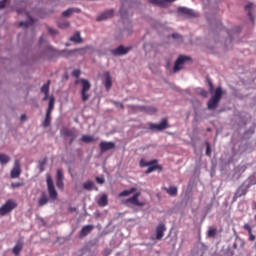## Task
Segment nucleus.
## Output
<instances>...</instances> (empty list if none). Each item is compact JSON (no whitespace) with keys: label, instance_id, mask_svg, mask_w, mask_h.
Returning a JSON list of instances; mask_svg holds the SVG:
<instances>
[{"label":"nucleus","instance_id":"37998d69","mask_svg":"<svg viewBox=\"0 0 256 256\" xmlns=\"http://www.w3.org/2000/svg\"><path fill=\"white\" fill-rule=\"evenodd\" d=\"M206 155L211 156V144L209 142H206Z\"/></svg>","mask_w":256,"mask_h":256},{"label":"nucleus","instance_id":"7c9ffc66","mask_svg":"<svg viewBox=\"0 0 256 256\" xmlns=\"http://www.w3.org/2000/svg\"><path fill=\"white\" fill-rule=\"evenodd\" d=\"M42 125L43 127H49V125H51V113L46 112V117Z\"/></svg>","mask_w":256,"mask_h":256},{"label":"nucleus","instance_id":"13d9d810","mask_svg":"<svg viewBox=\"0 0 256 256\" xmlns=\"http://www.w3.org/2000/svg\"><path fill=\"white\" fill-rule=\"evenodd\" d=\"M12 187H14V188H15V187H21V183H13V184H12Z\"/></svg>","mask_w":256,"mask_h":256},{"label":"nucleus","instance_id":"de8ad7c7","mask_svg":"<svg viewBox=\"0 0 256 256\" xmlns=\"http://www.w3.org/2000/svg\"><path fill=\"white\" fill-rule=\"evenodd\" d=\"M8 0H2L0 1V9H5V5H7Z\"/></svg>","mask_w":256,"mask_h":256},{"label":"nucleus","instance_id":"c03bdc74","mask_svg":"<svg viewBox=\"0 0 256 256\" xmlns=\"http://www.w3.org/2000/svg\"><path fill=\"white\" fill-rule=\"evenodd\" d=\"M48 33H49V35H57L59 33V31H57L56 29H53V28H48Z\"/></svg>","mask_w":256,"mask_h":256},{"label":"nucleus","instance_id":"9d476101","mask_svg":"<svg viewBox=\"0 0 256 256\" xmlns=\"http://www.w3.org/2000/svg\"><path fill=\"white\" fill-rule=\"evenodd\" d=\"M169 127V123L167 122V118L162 119L160 124H149V129L151 131H165Z\"/></svg>","mask_w":256,"mask_h":256},{"label":"nucleus","instance_id":"423d86ee","mask_svg":"<svg viewBox=\"0 0 256 256\" xmlns=\"http://www.w3.org/2000/svg\"><path fill=\"white\" fill-rule=\"evenodd\" d=\"M130 111L132 113H137V111H144V113H147L148 115H154V113H157V108L150 106V107H143V106H135L131 105L128 106Z\"/></svg>","mask_w":256,"mask_h":256},{"label":"nucleus","instance_id":"9b49d317","mask_svg":"<svg viewBox=\"0 0 256 256\" xmlns=\"http://www.w3.org/2000/svg\"><path fill=\"white\" fill-rule=\"evenodd\" d=\"M141 196V192L135 193L132 197L126 200L127 203H131L132 205H136L137 207H145V201H139V197Z\"/></svg>","mask_w":256,"mask_h":256},{"label":"nucleus","instance_id":"393cba45","mask_svg":"<svg viewBox=\"0 0 256 256\" xmlns=\"http://www.w3.org/2000/svg\"><path fill=\"white\" fill-rule=\"evenodd\" d=\"M47 203H49V198L47 197V194L43 193L40 199L38 200V205L39 207H43L47 205Z\"/></svg>","mask_w":256,"mask_h":256},{"label":"nucleus","instance_id":"c9c22d12","mask_svg":"<svg viewBox=\"0 0 256 256\" xmlns=\"http://www.w3.org/2000/svg\"><path fill=\"white\" fill-rule=\"evenodd\" d=\"M69 22L64 21V22H58V27L59 29H69Z\"/></svg>","mask_w":256,"mask_h":256},{"label":"nucleus","instance_id":"864d4df0","mask_svg":"<svg viewBox=\"0 0 256 256\" xmlns=\"http://www.w3.org/2000/svg\"><path fill=\"white\" fill-rule=\"evenodd\" d=\"M45 163H47V159H44L40 162V169L43 171V167H45Z\"/></svg>","mask_w":256,"mask_h":256},{"label":"nucleus","instance_id":"09e8293b","mask_svg":"<svg viewBox=\"0 0 256 256\" xmlns=\"http://www.w3.org/2000/svg\"><path fill=\"white\" fill-rule=\"evenodd\" d=\"M208 85H209V91H210V93H213V82H211L210 79H208Z\"/></svg>","mask_w":256,"mask_h":256},{"label":"nucleus","instance_id":"20e7f679","mask_svg":"<svg viewBox=\"0 0 256 256\" xmlns=\"http://www.w3.org/2000/svg\"><path fill=\"white\" fill-rule=\"evenodd\" d=\"M80 83L82 85V90H81V97H82V101H89V92L91 89V83L89 82V80L87 79H81Z\"/></svg>","mask_w":256,"mask_h":256},{"label":"nucleus","instance_id":"2f4dec72","mask_svg":"<svg viewBox=\"0 0 256 256\" xmlns=\"http://www.w3.org/2000/svg\"><path fill=\"white\" fill-rule=\"evenodd\" d=\"M81 141H83V143H91L93 141H97V139L93 138L92 136L89 135H83L81 138Z\"/></svg>","mask_w":256,"mask_h":256},{"label":"nucleus","instance_id":"6ab92c4d","mask_svg":"<svg viewBox=\"0 0 256 256\" xmlns=\"http://www.w3.org/2000/svg\"><path fill=\"white\" fill-rule=\"evenodd\" d=\"M104 78H105L106 90L109 91V89H111V87H113V79L111 78V73L104 72Z\"/></svg>","mask_w":256,"mask_h":256},{"label":"nucleus","instance_id":"052dcab7","mask_svg":"<svg viewBox=\"0 0 256 256\" xmlns=\"http://www.w3.org/2000/svg\"><path fill=\"white\" fill-rule=\"evenodd\" d=\"M44 98H43V101H47L49 99V94H44Z\"/></svg>","mask_w":256,"mask_h":256},{"label":"nucleus","instance_id":"4c0bfd02","mask_svg":"<svg viewBox=\"0 0 256 256\" xmlns=\"http://www.w3.org/2000/svg\"><path fill=\"white\" fill-rule=\"evenodd\" d=\"M91 47L90 46H86L84 48H80L78 49V52L81 54V55H85V53H87V51H91Z\"/></svg>","mask_w":256,"mask_h":256},{"label":"nucleus","instance_id":"cd10ccee","mask_svg":"<svg viewBox=\"0 0 256 256\" xmlns=\"http://www.w3.org/2000/svg\"><path fill=\"white\" fill-rule=\"evenodd\" d=\"M135 191H137V188L132 187L129 190H124L120 192L119 197H129V195H131L132 193H135Z\"/></svg>","mask_w":256,"mask_h":256},{"label":"nucleus","instance_id":"bb28decb","mask_svg":"<svg viewBox=\"0 0 256 256\" xmlns=\"http://www.w3.org/2000/svg\"><path fill=\"white\" fill-rule=\"evenodd\" d=\"M108 203H109V200L107 199V194L102 195L98 200L99 207H107Z\"/></svg>","mask_w":256,"mask_h":256},{"label":"nucleus","instance_id":"2eb2a0df","mask_svg":"<svg viewBox=\"0 0 256 256\" xmlns=\"http://www.w3.org/2000/svg\"><path fill=\"white\" fill-rule=\"evenodd\" d=\"M111 149H115V143L113 142H101L100 143V151L105 153V151H111Z\"/></svg>","mask_w":256,"mask_h":256},{"label":"nucleus","instance_id":"6e6552de","mask_svg":"<svg viewBox=\"0 0 256 256\" xmlns=\"http://www.w3.org/2000/svg\"><path fill=\"white\" fill-rule=\"evenodd\" d=\"M187 61H191V57L189 56H179L178 59L174 63L173 72L177 73V71H181L183 69L182 65H185Z\"/></svg>","mask_w":256,"mask_h":256},{"label":"nucleus","instance_id":"72a5a7b5","mask_svg":"<svg viewBox=\"0 0 256 256\" xmlns=\"http://www.w3.org/2000/svg\"><path fill=\"white\" fill-rule=\"evenodd\" d=\"M245 9L248 11L249 19L253 22L254 18H253V14L251 13V9H253V3H250V4L246 5Z\"/></svg>","mask_w":256,"mask_h":256},{"label":"nucleus","instance_id":"49530a36","mask_svg":"<svg viewBox=\"0 0 256 256\" xmlns=\"http://www.w3.org/2000/svg\"><path fill=\"white\" fill-rule=\"evenodd\" d=\"M172 38H174V39H179L180 41H183V36H181V35H179V34H177V33L172 34Z\"/></svg>","mask_w":256,"mask_h":256},{"label":"nucleus","instance_id":"c85d7f7f","mask_svg":"<svg viewBox=\"0 0 256 256\" xmlns=\"http://www.w3.org/2000/svg\"><path fill=\"white\" fill-rule=\"evenodd\" d=\"M55 109V98L51 97L48 104V109L46 113H53V110Z\"/></svg>","mask_w":256,"mask_h":256},{"label":"nucleus","instance_id":"f03ea898","mask_svg":"<svg viewBox=\"0 0 256 256\" xmlns=\"http://www.w3.org/2000/svg\"><path fill=\"white\" fill-rule=\"evenodd\" d=\"M157 160L152 161H145L144 159L140 160V167H148L146 170V174L149 175V173H153V171H157V169H161V166L157 164Z\"/></svg>","mask_w":256,"mask_h":256},{"label":"nucleus","instance_id":"5fc2aeb1","mask_svg":"<svg viewBox=\"0 0 256 256\" xmlns=\"http://www.w3.org/2000/svg\"><path fill=\"white\" fill-rule=\"evenodd\" d=\"M249 241H255V235H253V232L249 233Z\"/></svg>","mask_w":256,"mask_h":256},{"label":"nucleus","instance_id":"a19ab883","mask_svg":"<svg viewBox=\"0 0 256 256\" xmlns=\"http://www.w3.org/2000/svg\"><path fill=\"white\" fill-rule=\"evenodd\" d=\"M73 77H75L76 79H79V77H81V70L76 69L72 72Z\"/></svg>","mask_w":256,"mask_h":256},{"label":"nucleus","instance_id":"473e14b6","mask_svg":"<svg viewBox=\"0 0 256 256\" xmlns=\"http://www.w3.org/2000/svg\"><path fill=\"white\" fill-rule=\"evenodd\" d=\"M9 161H11V159L9 158V156L5 155V154H0V163L2 165H7V163H9Z\"/></svg>","mask_w":256,"mask_h":256},{"label":"nucleus","instance_id":"4be33fe9","mask_svg":"<svg viewBox=\"0 0 256 256\" xmlns=\"http://www.w3.org/2000/svg\"><path fill=\"white\" fill-rule=\"evenodd\" d=\"M233 249H244L245 247V240L241 238H236L235 242L232 245Z\"/></svg>","mask_w":256,"mask_h":256},{"label":"nucleus","instance_id":"4d7b16f0","mask_svg":"<svg viewBox=\"0 0 256 256\" xmlns=\"http://www.w3.org/2000/svg\"><path fill=\"white\" fill-rule=\"evenodd\" d=\"M21 121H27V116L25 114L21 116Z\"/></svg>","mask_w":256,"mask_h":256},{"label":"nucleus","instance_id":"7ed1b4c3","mask_svg":"<svg viewBox=\"0 0 256 256\" xmlns=\"http://www.w3.org/2000/svg\"><path fill=\"white\" fill-rule=\"evenodd\" d=\"M13 209H17V202L14 200H7L4 205L0 208V215L1 217H5V215H8V213H11Z\"/></svg>","mask_w":256,"mask_h":256},{"label":"nucleus","instance_id":"a211bd4d","mask_svg":"<svg viewBox=\"0 0 256 256\" xmlns=\"http://www.w3.org/2000/svg\"><path fill=\"white\" fill-rule=\"evenodd\" d=\"M26 17L28 18L27 22H19V27H25V29H27V27L33 25V23H35V20L33 19V17H31V14H29V12H25Z\"/></svg>","mask_w":256,"mask_h":256},{"label":"nucleus","instance_id":"6e6d98bb","mask_svg":"<svg viewBox=\"0 0 256 256\" xmlns=\"http://www.w3.org/2000/svg\"><path fill=\"white\" fill-rule=\"evenodd\" d=\"M200 95H202V97H205L207 95V91L201 90Z\"/></svg>","mask_w":256,"mask_h":256},{"label":"nucleus","instance_id":"4468645a","mask_svg":"<svg viewBox=\"0 0 256 256\" xmlns=\"http://www.w3.org/2000/svg\"><path fill=\"white\" fill-rule=\"evenodd\" d=\"M178 13H181L182 15H186V17H197V14L195 11L186 7H179Z\"/></svg>","mask_w":256,"mask_h":256},{"label":"nucleus","instance_id":"f704fd0d","mask_svg":"<svg viewBox=\"0 0 256 256\" xmlns=\"http://www.w3.org/2000/svg\"><path fill=\"white\" fill-rule=\"evenodd\" d=\"M51 84V81H48L46 84H44L41 87V92L44 93V95L49 94V85Z\"/></svg>","mask_w":256,"mask_h":256},{"label":"nucleus","instance_id":"f257e3e1","mask_svg":"<svg viewBox=\"0 0 256 256\" xmlns=\"http://www.w3.org/2000/svg\"><path fill=\"white\" fill-rule=\"evenodd\" d=\"M223 97V88L217 87L214 91V95L209 99L207 107L210 111H215L219 107V103Z\"/></svg>","mask_w":256,"mask_h":256},{"label":"nucleus","instance_id":"0eeeda50","mask_svg":"<svg viewBox=\"0 0 256 256\" xmlns=\"http://www.w3.org/2000/svg\"><path fill=\"white\" fill-rule=\"evenodd\" d=\"M247 193H249V186H245V184L240 185L234 193V196L232 198V203H235V201H237L239 197H245Z\"/></svg>","mask_w":256,"mask_h":256},{"label":"nucleus","instance_id":"5701e85b","mask_svg":"<svg viewBox=\"0 0 256 256\" xmlns=\"http://www.w3.org/2000/svg\"><path fill=\"white\" fill-rule=\"evenodd\" d=\"M164 191L167 192L170 197H177V186H170L169 188L165 187Z\"/></svg>","mask_w":256,"mask_h":256},{"label":"nucleus","instance_id":"1a4fd4ad","mask_svg":"<svg viewBox=\"0 0 256 256\" xmlns=\"http://www.w3.org/2000/svg\"><path fill=\"white\" fill-rule=\"evenodd\" d=\"M60 135H62V137H70V145L77 139V131L75 129L62 128Z\"/></svg>","mask_w":256,"mask_h":256},{"label":"nucleus","instance_id":"a878e982","mask_svg":"<svg viewBox=\"0 0 256 256\" xmlns=\"http://www.w3.org/2000/svg\"><path fill=\"white\" fill-rule=\"evenodd\" d=\"M72 43H83V39L81 38L80 32H75L74 35L70 38Z\"/></svg>","mask_w":256,"mask_h":256},{"label":"nucleus","instance_id":"bf43d9fd","mask_svg":"<svg viewBox=\"0 0 256 256\" xmlns=\"http://www.w3.org/2000/svg\"><path fill=\"white\" fill-rule=\"evenodd\" d=\"M110 253H112L111 249L105 250V255H106V256H109Z\"/></svg>","mask_w":256,"mask_h":256},{"label":"nucleus","instance_id":"aec40b11","mask_svg":"<svg viewBox=\"0 0 256 256\" xmlns=\"http://www.w3.org/2000/svg\"><path fill=\"white\" fill-rule=\"evenodd\" d=\"M130 48H125L124 46H119L118 48L112 50L113 55H127Z\"/></svg>","mask_w":256,"mask_h":256},{"label":"nucleus","instance_id":"3c124183","mask_svg":"<svg viewBox=\"0 0 256 256\" xmlns=\"http://www.w3.org/2000/svg\"><path fill=\"white\" fill-rule=\"evenodd\" d=\"M114 105H115L116 107H120L121 109H125V105H123V103L114 102Z\"/></svg>","mask_w":256,"mask_h":256},{"label":"nucleus","instance_id":"a18cd8bd","mask_svg":"<svg viewBox=\"0 0 256 256\" xmlns=\"http://www.w3.org/2000/svg\"><path fill=\"white\" fill-rule=\"evenodd\" d=\"M96 181L100 185H103V183H105V178H103V177H96Z\"/></svg>","mask_w":256,"mask_h":256},{"label":"nucleus","instance_id":"ea45409f","mask_svg":"<svg viewBox=\"0 0 256 256\" xmlns=\"http://www.w3.org/2000/svg\"><path fill=\"white\" fill-rule=\"evenodd\" d=\"M63 179H64L63 170L58 169L56 174V180H63Z\"/></svg>","mask_w":256,"mask_h":256},{"label":"nucleus","instance_id":"39448f33","mask_svg":"<svg viewBox=\"0 0 256 256\" xmlns=\"http://www.w3.org/2000/svg\"><path fill=\"white\" fill-rule=\"evenodd\" d=\"M46 183H47V187H48V195L50 197V199H53V201H55L58 197V193L57 190L55 189V184L53 183V178H51V176H47L46 178Z\"/></svg>","mask_w":256,"mask_h":256},{"label":"nucleus","instance_id":"8fccbe9b","mask_svg":"<svg viewBox=\"0 0 256 256\" xmlns=\"http://www.w3.org/2000/svg\"><path fill=\"white\" fill-rule=\"evenodd\" d=\"M208 85H209V91H210V93H213V82H211L210 79H208Z\"/></svg>","mask_w":256,"mask_h":256},{"label":"nucleus","instance_id":"dca6fc26","mask_svg":"<svg viewBox=\"0 0 256 256\" xmlns=\"http://www.w3.org/2000/svg\"><path fill=\"white\" fill-rule=\"evenodd\" d=\"M93 229H95V226H93V225L84 226L79 233L80 239H83V237H87V235H89V233H91V231H93Z\"/></svg>","mask_w":256,"mask_h":256},{"label":"nucleus","instance_id":"e2e57ef3","mask_svg":"<svg viewBox=\"0 0 256 256\" xmlns=\"http://www.w3.org/2000/svg\"><path fill=\"white\" fill-rule=\"evenodd\" d=\"M18 13H19V14L23 13V10H18Z\"/></svg>","mask_w":256,"mask_h":256},{"label":"nucleus","instance_id":"f8f14e48","mask_svg":"<svg viewBox=\"0 0 256 256\" xmlns=\"http://www.w3.org/2000/svg\"><path fill=\"white\" fill-rule=\"evenodd\" d=\"M166 231H167V227L163 223H160L156 227V239H157V241H161V239H163V237L165 236Z\"/></svg>","mask_w":256,"mask_h":256},{"label":"nucleus","instance_id":"ddd939ff","mask_svg":"<svg viewBox=\"0 0 256 256\" xmlns=\"http://www.w3.org/2000/svg\"><path fill=\"white\" fill-rule=\"evenodd\" d=\"M19 175H21V162H19V160H15L14 168L11 171V177L12 179H17Z\"/></svg>","mask_w":256,"mask_h":256},{"label":"nucleus","instance_id":"680f3d73","mask_svg":"<svg viewBox=\"0 0 256 256\" xmlns=\"http://www.w3.org/2000/svg\"><path fill=\"white\" fill-rule=\"evenodd\" d=\"M39 44L43 45V36L40 37Z\"/></svg>","mask_w":256,"mask_h":256},{"label":"nucleus","instance_id":"79ce46f5","mask_svg":"<svg viewBox=\"0 0 256 256\" xmlns=\"http://www.w3.org/2000/svg\"><path fill=\"white\" fill-rule=\"evenodd\" d=\"M56 186L58 187V189L63 190L65 184L63 183V180H56Z\"/></svg>","mask_w":256,"mask_h":256},{"label":"nucleus","instance_id":"b1692460","mask_svg":"<svg viewBox=\"0 0 256 256\" xmlns=\"http://www.w3.org/2000/svg\"><path fill=\"white\" fill-rule=\"evenodd\" d=\"M21 251H23V242L19 241L16 243V245L13 247L12 249V253L16 256L19 255V253H21Z\"/></svg>","mask_w":256,"mask_h":256},{"label":"nucleus","instance_id":"c756f323","mask_svg":"<svg viewBox=\"0 0 256 256\" xmlns=\"http://www.w3.org/2000/svg\"><path fill=\"white\" fill-rule=\"evenodd\" d=\"M217 236V228L210 227L207 232V237L213 239Z\"/></svg>","mask_w":256,"mask_h":256},{"label":"nucleus","instance_id":"f3484780","mask_svg":"<svg viewBox=\"0 0 256 256\" xmlns=\"http://www.w3.org/2000/svg\"><path fill=\"white\" fill-rule=\"evenodd\" d=\"M176 0H148L152 5H157L158 7H167V3H173Z\"/></svg>","mask_w":256,"mask_h":256},{"label":"nucleus","instance_id":"58836bf2","mask_svg":"<svg viewBox=\"0 0 256 256\" xmlns=\"http://www.w3.org/2000/svg\"><path fill=\"white\" fill-rule=\"evenodd\" d=\"M74 11H75V9L70 8V9L64 11V12L62 13V16H63V17H69Z\"/></svg>","mask_w":256,"mask_h":256},{"label":"nucleus","instance_id":"603ef678","mask_svg":"<svg viewBox=\"0 0 256 256\" xmlns=\"http://www.w3.org/2000/svg\"><path fill=\"white\" fill-rule=\"evenodd\" d=\"M244 229H245L246 231H248V233H253V232H252V229H251V226H249V224H245V225H244Z\"/></svg>","mask_w":256,"mask_h":256},{"label":"nucleus","instance_id":"412c9836","mask_svg":"<svg viewBox=\"0 0 256 256\" xmlns=\"http://www.w3.org/2000/svg\"><path fill=\"white\" fill-rule=\"evenodd\" d=\"M111 17H113V10H107L97 17V21H105L111 19Z\"/></svg>","mask_w":256,"mask_h":256},{"label":"nucleus","instance_id":"e433bc0d","mask_svg":"<svg viewBox=\"0 0 256 256\" xmlns=\"http://www.w3.org/2000/svg\"><path fill=\"white\" fill-rule=\"evenodd\" d=\"M83 188L86 189L87 191H91V189H93V182L88 181V182L84 183Z\"/></svg>","mask_w":256,"mask_h":256}]
</instances>
